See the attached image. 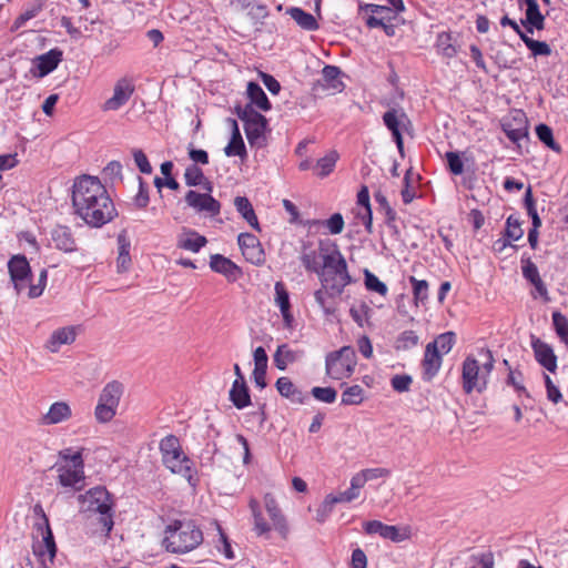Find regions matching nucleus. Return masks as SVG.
Listing matches in <instances>:
<instances>
[{
  "label": "nucleus",
  "mask_w": 568,
  "mask_h": 568,
  "mask_svg": "<svg viewBox=\"0 0 568 568\" xmlns=\"http://www.w3.org/2000/svg\"><path fill=\"white\" fill-rule=\"evenodd\" d=\"M72 205L74 213L92 227H101L116 216L105 186L95 176L83 175L74 181Z\"/></svg>",
  "instance_id": "1"
},
{
  "label": "nucleus",
  "mask_w": 568,
  "mask_h": 568,
  "mask_svg": "<svg viewBox=\"0 0 568 568\" xmlns=\"http://www.w3.org/2000/svg\"><path fill=\"white\" fill-rule=\"evenodd\" d=\"M322 266L317 273L321 288L315 291L314 298L326 315L334 314L335 305L329 298L342 295L344 288L352 283V276L345 257L336 244L332 250L321 248Z\"/></svg>",
  "instance_id": "2"
},
{
  "label": "nucleus",
  "mask_w": 568,
  "mask_h": 568,
  "mask_svg": "<svg viewBox=\"0 0 568 568\" xmlns=\"http://www.w3.org/2000/svg\"><path fill=\"white\" fill-rule=\"evenodd\" d=\"M203 541V532L192 519H175L166 526L163 546L172 554H186Z\"/></svg>",
  "instance_id": "3"
},
{
  "label": "nucleus",
  "mask_w": 568,
  "mask_h": 568,
  "mask_svg": "<svg viewBox=\"0 0 568 568\" xmlns=\"http://www.w3.org/2000/svg\"><path fill=\"white\" fill-rule=\"evenodd\" d=\"M80 513L100 514V524L109 534L113 528L112 501L105 487L97 486L78 496Z\"/></svg>",
  "instance_id": "4"
},
{
  "label": "nucleus",
  "mask_w": 568,
  "mask_h": 568,
  "mask_svg": "<svg viewBox=\"0 0 568 568\" xmlns=\"http://www.w3.org/2000/svg\"><path fill=\"white\" fill-rule=\"evenodd\" d=\"M159 448L163 465L172 474L180 475L191 483L194 474L193 462L184 454L179 438L168 435L161 439Z\"/></svg>",
  "instance_id": "5"
},
{
  "label": "nucleus",
  "mask_w": 568,
  "mask_h": 568,
  "mask_svg": "<svg viewBox=\"0 0 568 568\" xmlns=\"http://www.w3.org/2000/svg\"><path fill=\"white\" fill-rule=\"evenodd\" d=\"M357 364L356 353L351 346H343L338 351L331 352L325 357V373L336 381L348 378L353 375Z\"/></svg>",
  "instance_id": "6"
},
{
  "label": "nucleus",
  "mask_w": 568,
  "mask_h": 568,
  "mask_svg": "<svg viewBox=\"0 0 568 568\" xmlns=\"http://www.w3.org/2000/svg\"><path fill=\"white\" fill-rule=\"evenodd\" d=\"M58 483L72 491H79L84 487V462L81 452H74L69 464H55Z\"/></svg>",
  "instance_id": "7"
},
{
  "label": "nucleus",
  "mask_w": 568,
  "mask_h": 568,
  "mask_svg": "<svg viewBox=\"0 0 568 568\" xmlns=\"http://www.w3.org/2000/svg\"><path fill=\"white\" fill-rule=\"evenodd\" d=\"M463 389L466 394L473 390L481 392L486 388L487 381L485 374H481L478 361L473 356H467L463 363Z\"/></svg>",
  "instance_id": "8"
},
{
  "label": "nucleus",
  "mask_w": 568,
  "mask_h": 568,
  "mask_svg": "<svg viewBox=\"0 0 568 568\" xmlns=\"http://www.w3.org/2000/svg\"><path fill=\"white\" fill-rule=\"evenodd\" d=\"M8 271L17 294H20L31 278V267L27 257L22 254L13 255L8 262Z\"/></svg>",
  "instance_id": "9"
},
{
  "label": "nucleus",
  "mask_w": 568,
  "mask_h": 568,
  "mask_svg": "<svg viewBox=\"0 0 568 568\" xmlns=\"http://www.w3.org/2000/svg\"><path fill=\"white\" fill-rule=\"evenodd\" d=\"M185 203L196 213H203L207 216H216L221 212V203L209 193H199L190 190L185 194Z\"/></svg>",
  "instance_id": "10"
},
{
  "label": "nucleus",
  "mask_w": 568,
  "mask_h": 568,
  "mask_svg": "<svg viewBox=\"0 0 568 568\" xmlns=\"http://www.w3.org/2000/svg\"><path fill=\"white\" fill-rule=\"evenodd\" d=\"M34 511L41 515L39 521L34 524L33 538L45 547V551H49V561L52 562L57 554V545L54 541L53 532L51 530L49 519L44 514L41 506L37 505Z\"/></svg>",
  "instance_id": "11"
},
{
  "label": "nucleus",
  "mask_w": 568,
  "mask_h": 568,
  "mask_svg": "<svg viewBox=\"0 0 568 568\" xmlns=\"http://www.w3.org/2000/svg\"><path fill=\"white\" fill-rule=\"evenodd\" d=\"M134 93V85L126 78L116 81L113 94L102 105L103 111H116L122 108Z\"/></svg>",
  "instance_id": "12"
},
{
  "label": "nucleus",
  "mask_w": 568,
  "mask_h": 568,
  "mask_svg": "<svg viewBox=\"0 0 568 568\" xmlns=\"http://www.w3.org/2000/svg\"><path fill=\"white\" fill-rule=\"evenodd\" d=\"M237 243L246 261L253 264H261L264 261V253L257 237L251 233H241Z\"/></svg>",
  "instance_id": "13"
},
{
  "label": "nucleus",
  "mask_w": 568,
  "mask_h": 568,
  "mask_svg": "<svg viewBox=\"0 0 568 568\" xmlns=\"http://www.w3.org/2000/svg\"><path fill=\"white\" fill-rule=\"evenodd\" d=\"M503 130L507 138L514 143L528 136V120L523 111H516L511 119L503 124Z\"/></svg>",
  "instance_id": "14"
},
{
  "label": "nucleus",
  "mask_w": 568,
  "mask_h": 568,
  "mask_svg": "<svg viewBox=\"0 0 568 568\" xmlns=\"http://www.w3.org/2000/svg\"><path fill=\"white\" fill-rule=\"evenodd\" d=\"M80 331V326H64L54 329L45 343V348L51 353H58L62 345L72 344Z\"/></svg>",
  "instance_id": "15"
},
{
  "label": "nucleus",
  "mask_w": 568,
  "mask_h": 568,
  "mask_svg": "<svg viewBox=\"0 0 568 568\" xmlns=\"http://www.w3.org/2000/svg\"><path fill=\"white\" fill-rule=\"evenodd\" d=\"M264 505L270 519L272 520L273 528L281 535L283 539H286L290 534V528L281 508L277 505L275 497L272 494H265Z\"/></svg>",
  "instance_id": "16"
},
{
  "label": "nucleus",
  "mask_w": 568,
  "mask_h": 568,
  "mask_svg": "<svg viewBox=\"0 0 568 568\" xmlns=\"http://www.w3.org/2000/svg\"><path fill=\"white\" fill-rule=\"evenodd\" d=\"M383 121L386 128L392 132L398 151L403 153L404 143L399 128L405 121H408L407 114L403 110L390 109L384 113Z\"/></svg>",
  "instance_id": "17"
},
{
  "label": "nucleus",
  "mask_w": 568,
  "mask_h": 568,
  "mask_svg": "<svg viewBox=\"0 0 568 568\" xmlns=\"http://www.w3.org/2000/svg\"><path fill=\"white\" fill-rule=\"evenodd\" d=\"M531 348L536 361L550 373L557 369V356L552 347L540 338L531 336Z\"/></svg>",
  "instance_id": "18"
},
{
  "label": "nucleus",
  "mask_w": 568,
  "mask_h": 568,
  "mask_svg": "<svg viewBox=\"0 0 568 568\" xmlns=\"http://www.w3.org/2000/svg\"><path fill=\"white\" fill-rule=\"evenodd\" d=\"M51 241L57 250L64 253H73L78 248L71 229L65 225H57L52 229Z\"/></svg>",
  "instance_id": "19"
},
{
  "label": "nucleus",
  "mask_w": 568,
  "mask_h": 568,
  "mask_svg": "<svg viewBox=\"0 0 568 568\" xmlns=\"http://www.w3.org/2000/svg\"><path fill=\"white\" fill-rule=\"evenodd\" d=\"M72 416V409L67 402L53 403L48 412L41 416L40 424L43 426L57 425L69 420Z\"/></svg>",
  "instance_id": "20"
},
{
  "label": "nucleus",
  "mask_w": 568,
  "mask_h": 568,
  "mask_svg": "<svg viewBox=\"0 0 568 568\" xmlns=\"http://www.w3.org/2000/svg\"><path fill=\"white\" fill-rule=\"evenodd\" d=\"M210 267L214 272L224 275L231 282L236 281L241 275V268L230 258L221 254H214L211 256Z\"/></svg>",
  "instance_id": "21"
},
{
  "label": "nucleus",
  "mask_w": 568,
  "mask_h": 568,
  "mask_svg": "<svg viewBox=\"0 0 568 568\" xmlns=\"http://www.w3.org/2000/svg\"><path fill=\"white\" fill-rule=\"evenodd\" d=\"M275 387L282 397H285L293 404H304L307 394L300 389L288 377L282 376L277 378Z\"/></svg>",
  "instance_id": "22"
},
{
  "label": "nucleus",
  "mask_w": 568,
  "mask_h": 568,
  "mask_svg": "<svg viewBox=\"0 0 568 568\" xmlns=\"http://www.w3.org/2000/svg\"><path fill=\"white\" fill-rule=\"evenodd\" d=\"M62 50L54 48L36 58L34 62L38 69V77L43 78L57 69L62 61Z\"/></svg>",
  "instance_id": "23"
},
{
  "label": "nucleus",
  "mask_w": 568,
  "mask_h": 568,
  "mask_svg": "<svg viewBox=\"0 0 568 568\" xmlns=\"http://www.w3.org/2000/svg\"><path fill=\"white\" fill-rule=\"evenodd\" d=\"M342 71L336 65H325L322 70V78L317 81L324 90L341 92L344 90L345 84L341 80Z\"/></svg>",
  "instance_id": "24"
},
{
  "label": "nucleus",
  "mask_w": 568,
  "mask_h": 568,
  "mask_svg": "<svg viewBox=\"0 0 568 568\" xmlns=\"http://www.w3.org/2000/svg\"><path fill=\"white\" fill-rule=\"evenodd\" d=\"M504 235L505 240H497L494 244V248L498 252H501L511 241H518L523 237L524 230L521 229V223L514 215L508 216Z\"/></svg>",
  "instance_id": "25"
},
{
  "label": "nucleus",
  "mask_w": 568,
  "mask_h": 568,
  "mask_svg": "<svg viewBox=\"0 0 568 568\" xmlns=\"http://www.w3.org/2000/svg\"><path fill=\"white\" fill-rule=\"evenodd\" d=\"M521 271H523L524 277L534 285L536 293L540 297L548 301L549 300L548 291L539 275V271H538L536 264L532 263L529 258L526 261H523Z\"/></svg>",
  "instance_id": "26"
},
{
  "label": "nucleus",
  "mask_w": 568,
  "mask_h": 568,
  "mask_svg": "<svg viewBox=\"0 0 568 568\" xmlns=\"http://www.w3.org/2000/svg\"><path fill=\"white\" fill-rule=\"evenodd\" d=\"M526 3V21L521 23L526 27L527 32L532 33L534 28L542 30L545 28V17L540 13L539 6L536 0H524Z\"/></svg>",
  "instance_id": "27"
},
{
  "label": "nucleus",
  "mask_w": 568,
  "mask_h": 568,
  "mask_svg": "<svg viewBox=\"0 0 568 568\" xmlns=\"http://www.w3.org/2000/svg\"><path fill=\"white\" fill-rule=\"evenodd\" d=\"M443 355L433 349L429 345L425 348L422 362L424 379L430 381L439 371L443 362Z\"/></svg>",
  "instance_id": "28"
},
{
  "label": "nucleus",
  "mask_w": 568,
  "mask_h": 568,
  "mask_svg": "<svg viewBox=\"0 0 568 568\" xmlns=\"http://www.w3.org/2000/svg\"><path fill=\"white\" fill-rule=\"evenodd\" d=\"M207 240L205 236L200 235L197 232L193 230H183V232L179 235L178 246L180 248L197 253L205 244Z\"/></svg>",
  "instance_id": "29"
},
{
  "label": "nucleus",
  "mask_w": 568,
  "mask_h": 568,
  "mask_svg": "<svg viewBox=\"0 0 568 568\" xmlns=\"http://www.w3.org/2000/svg\"><path fill=\"white\" fill-rule=\"evenodd\" d=\"M118 242V258L116 268L119 273L126 272L131 266L130 247L131 243L126 236V233L122 231L116 237Z\"/></svg>",
  "instance_id": "30"
},
{
  "label": "nucleus",
  "mask_w": 568,
  "mask_h": 568,
  "mask_svg": "<svg viewBox=\"0 0 568 568\" xmlns=\"http://www.w3.org/2000/svg\"><path fill=\"white\" fill-rule=\"evenodd\" d=\"M234 205L236 211L248 223V225L255 231L261 232L257 216L250 200L245 196H236L234 199Z\"/></svg>",
  "instance_id": "31"
},
{
  "label": "nucleus",
  "mask_w": 568,
  "mask_h": 568,
  "mask_svg": "<svg viewBox=\"0 0 568 568\" xmlns=\"http://www.w3.org/2000/svg\"><path fill=\"white\" fill-rule=\"evenodd\" d=\"M230 400L237 409H243L251 404V396L246 382H233L230 389Z\"/></svg>",
  "instance_id": "32"
},
{
  "label": "nucleus",
  "mask_w": 568,
  "mask_h": 568,
  "mask_svg": "<svg viewBox=\"0 0 568 568\" xmlns=\"http://www.w3.org/2000/svg\"><path fill=\"white\" fill-rule=\"evenodd\" d=\"M301 352L293 351L287 344L277 346V349L273 356L274 365L280 371H285L290 364L295 363L301 357Z\"/></svg>",
  "instance_id": "33"
},
{
  "label": "nucleus",
  "mask_w": 568,
  "mask_h": 568,
  "mask_svg": "<svg viewBox=\"0 0 568 568\" xmlns=\"http://www.w3.org/2000/svg\"><path fill=\"white\" fill-rule=\"evenodd\" d=\"M122 394L123 385L118 381H112L103 387L99 400L118 408Z\"/></svg>",
  "instance_id": "34"
},
{
  "label": "nucleus",
  "mask_w": 568,
  "mask_h": 568,
  "mask_svg": "<svg viewBox=\"0 0 568 568\" xmlns=\"http://www.w3.org/2000/svg\"><path fill=\"white\" fill-rule=\"evenodd\" d=\"M375 202L378 205V212L384 214L386 225L394 231V233H398V229L396 225V212L389 205L386 196L382 192H376L374 194Z\"/></svg>",
  "instance_id": "35"
},
{
  "label": "nucleus",
  "mask_w": 568,
  "mask_h": 568,
  "mask_svg": "<svg viewBox=\"0 0 568 568\" xmlns=\"http://www.w3.org/2000/svg\"><path fill=\"white\" fill-rule=\"evenodd\" d=\"M233 130L232 136L229 144L225 146L224 152L227 156H243L246 154V149L242 135L240 133L237 123L235 120H231Z\"/></svg>",
  "instance_id": "36"
},
{
  "label": "nucleus",
  "mask_w": 568,
  "mask_h": 568,
  "mask_svg": "<svg viewBox=\"0 0 568 568\" xmlns=\"http://www.w3.org/2000/svg\"><path fill=\"white\" fill-rule=\"evenodd\" d=\"M247 97L251 101L250 104H254L262 111L271 110V103L261 85L256 82H248L247 84Z\"/></svg>",
  "instance_id": "37"
},
{
  "label": "nucleus",
  "mask_w": 568,
  "mask_h": 568,
  "mask_svg": "<svg viewBox=\"0 0 568 568\" xmlns=\"http://www.w3.org/2000/svg\"><path fill=\"white\" fill-rule=\"evenodd\" d=\"M43 9V4L40 1H37L32 4H29L23 12H21L13 21L10 27L11 32H17L21 28L26 26V23L36 18Z\"/></svg>",
  "instance_id": "38"
},
{
  "label": "nucleus",
  "mask_w": 568,
  "mask_h": 568,
  "mask_svg": "<svg viewBox=\"0 0 568 568\" xmlns=\"http://www.w3.org/2000/svg\"><path fill=\"white\" fill-rule=\"evenodd\" d=\"M291 18L303 29L314 31L318 28V23L313 14L301 8H292L288 10Z\"/></svg>",
  "instance_id": "39"
},
{
  "label": "nucleus",
  "mask_w": 568,
  "mask_h": 568,
  "mask_svg": "<svg viewBox=\"0 0 568 568\" xmlns=\"http://www.w3.org/2000/svg\"><path fill=\"white\" fill-rule=\"evenodd\" d=\"M250 508L254 518V531L257 536L268 537L271 526L266 523L262 515L258 503L255 499L250 500Z\"/></svg>",
  "instance_id": "40"
},
{
  "label": "nucleus",
  "mask_w": 568,
  "mask_h": 568,
  "mask_svg": "<svg viewBox=\"0 0 568 568\" xmlns=\"http://www.w3.org/2000/svg\"><path fill=\"white\" fill-rule=\"evenodd\" d=\"M306 224L310 227H312L313 225L322 224L328 230V232L331 234L336 235V234H341L343 232L345 223H344L343 215L341 213H334L329 219H327L325 221L313 220V221H307Z\"/></svg>",
  "instance_id": "41"
},
{
  "label": "nucleus",
  "mask_w": 568,
  "mask_h": 568,
  "mask_svg": "<svg viewBox=\"0 0 568 568\" xmlns=\"http://www.w3.org/2000/svg\"><path fill=\"white\" fill-rule=\"evenodd\" d=\"M266 125L267 120L264 115L263 119L252 121L244 125L246 138L251 144L256 143L257 140H260L263 136Z\"/></svg>",
  "instance_id": "42"
},
{
  "label": "nucleus",
  "mask_w": 568,
  "mask_h": 568,
  "mask_svg": "<svg viewBox=\"0 0 568 568\" xmlns=\"http://www.w3.org/2000/svg\"><path fill=\"white\" fill-rule=\"evenodd\" d=\"M413 288L414 302L416 305L419 303L425 304L428 300L429 285L425 280H418L415 276L408 277Z\"/></svg>",
  "instance_id": "43"
},
{
  "label": "nucleus",
  "mask_w": 568,
  "mask_h": 568,
  "mask_svg": "<svg viewBox=\"0 0 568 568\" xmlns=\"http://www.w3.org/2000/svg\"><path fill=\"white\" fill-rule=\"evenodd\" d=\"M454 344H455V333L446 332V333L438 335L435 338V341L429 343L428 345L436 352H439L440 355H445L452 351Z\"/></svg>",
  "instance_id": "44"
},
{
  "label": "nucleus",
  "mask_w": 568,
  "mask_h": 568,
  "mask_svg": "<svg viewBox=\"0 0 568 568\" xmlns=\"http://www.w3.org/2000/svg\"><path fill=\"white\" fill-rule=\"evenodd\" d=\"M364 388L359 385H352L346 387L342 393V405H359L363 403L365 395Z\"/></svg>",
  "instance_id": "45"
},
{
  "label": "nucleus",
  "mask_w": 568,
  "mask_h": 568,
  "mask_svg": "<svg viewBox=\"0 0 568 568\" xmlns=\"http://www.w3.org/2000/svg\"><path fill=\"white\" fill-rule=\"evenodd\" d=\"M436 48L437 51L446 58H453L457 53L452 36L447 32H442L437 36Z\"/></svg>",
  "instance_id": "46"
},
{
  "label": "nucleus",
  "mask_w": 568,
  "mask_h": 568,
  "mask_svg": "<svg viewBox=\"0 0 568 568\" xmlns=\"http://www.w3.org/2000/svg\"><path fill=\"white\" fill-rule=\"evenodd\" d=\"M338 158L337 151L332 150L325 156L318 159L316 162V168L320 169L318 175L321 178L327 176L334 170Z\"/></svg>",
  "instance_id": "47"
},
{
  "label": "nucleus",
  "mask_w": 568,
  "mask_h": 568,
  "mask_svg": "<svg viewBox=\"0 0 568 568\" xmlns=\"http://www.w3.org/2000/svg\"><path fill=\"white\" fill-rule=\"evenodd\" d=\"M536 134L538 139L552 151L557 153L561 151L560 145L554 140L552 130L549 125L544 123L538 124L536 126Z\"/></svg>",
  "instance_id": "48"
},
{
  "label": "nucleus",
  "mask_w": 568,
  "mask_h": 568,
  "mask_svg": "<svg viewBox=\"0 0 568 568\" xmlns=\"http://www.w3.org/2000/svg\"><path fill=\"white\" fill-rule=\"evenodd\" d=\"M523 42L527 45V48L531 51L532 55H550L551 48L548 43L544 41L534 40L529 38L526 33L521 34Z\"/></svg>",
  "instance_id": "49"
},
{
  "label": "nucleus",
  "mask_w": 568,
  "mask_h": 568,
  "mask_svg": "<svg viewBox=\"0 0 568 568\" xmlns=\"http://www.w3.org/2000/svg\"><path fill=\"white\" fill-rule=\"evenodd\" d=\"M300 258L306 271L314 272L316 274L320 272L322 265L317 261V253L315 250L304 245Z\"/></svg>",
  "instance_id": "50"
},
{
  "label": "nucleus",
  "mask_w": 568,
  "mask_h": 568,
  "mask_svg": "<svg viewBox=\"0 0 568 568\" xmlns=\"http://www.w3.org/2000/svg\"><path fill=\"white\" fill-rule=\"evenodd\" d=\"M552 324L560 341L568 347V318L560 312H554Z\"/></svg>",
  "instance_id": "51"
},
{
  "label": "nucleus",
  "mask_w": 568,
  "mask_h": 568,
  "mask_svg": "<svg viewBox=\"0 0 568 568\" xmlns=\"http://www.w3.org/2000/svg\"><path fill=\"white\" fill-rule=\"evenodd\" d=\"M418 335L414 331L407 329L398 335L395 347L398 351H406L415 347L418 344Z\"/></svg>",
  "instance_id": "52"
},
{
  "label": "nucleus",
  "mask_w": 568,
  "mask_h": 568,
  "mask_svg": "<svg viewBox=\"0 0 568 568\" xmlns=\"http://www.w3.org/2000/svg\"><path fill=\"white\" fill-rule=\"evenodd\" d=\"M349 314L354 322L363 327L371 317L372 308L365 302H362L358 305H353L349 310Z\"/></svg>",
  "instance_id": "53"
},
{
  "label": "nucleus",
  "mask_w": 568,
  "mask_h": 568,
  "mask_svg": "<svg viewBox=\"0 0 568 568\" xmlns=\"http://www.w3.org/2000/svg\"><path fill=\"white\" fill-rule=\"evenodd\" d=\"M312 396L322 403L332 404L337 398V390L333 387L315 386L311 390Z\"/></svg>",
  "instance_id": "54"
},
{
  "label": "nucleus",
  "mask_w": 568,
  "mask_h": 568,
  "mask_svg": "<svg viewBox=\"0 0 568 568\" xmlns=\"http://www.w3.org/2000/svg\"><path fill=\"white\" fill-rule=\"evenodd\" d=\"M184 180H185L186 185L197 186L203 183V181L205 180V176H204L202 169H200L195 164H192L185 169Z\"/></svg>",
  "instance_id": "55"
},
{
  "label": "nucleus",
  "mask_w": 568,
  "mask_h": 568,
  "mask_svg": "<svg viewBox=\"0 0 568 568\" xmlns=\"http://www.w3.org/2000/svg\"><path fill=\"white\" fill-rule=\"evenodd\" d=\"M365 286L368 291L376 292L382 296H386L388 292L386 284L367 270L365 271Z\"/></svg>",
  "instance_id": "56"
},
{
  "label": "nucleus",
  "mask_w": 568,
  "mask_h": 568,
  "mask_svg": "<svg viewBox=\"0 0 568 568\" xmlns=\"http://www.w3.org/2000/svg\"><path fill=\"white\" fill-rule=\"evenodd\" d=\"M408 536L409 535L407 529H402L393 525H385L381 537L384 539L392 540L394 542H400L406 540Z\"/></svg>",
  "instance_id": "57"
},
{
  "label": "nucleus",
  "mask_w": 568,
  "mask_h": 568,
  "mask_svg": "<svg viewBox=\"0 0 568 568\" xmlns=\"http://www.w3.org/2000/svg\"><path fill=\"white\" fill-rule=\"evenodd\" d=\"M339 503H351L348 496L344 491L327 495L323 501V517H327L333 510V507Z\"/></svg>",
  "instance_id": "58"
},
{
  "label": "nucleus",
  "mask_w": 568,
  "mask_h": 568,
  "mask_svg": "<svg viewBox=\"0 0 568 568\" xmlns=\"http://www.w3.org/2000/svg\"><path fill=\"white\" fill-rule=\"evenodd\" d=\"M524 203H525L527 213H528V215L531 219L532 226L540 227L541 226V220H540V217H539V215L537 213L530 186L526 190L525 197H524Z\"/></svg>",
  "instance_id": "59"
},
{
  "label": "nucleus",
  "mask_w": 568,
  "mask_h": 568,
  "mask_svg": "<svg viewBox=\"0 0 568 568\" xmlns=\"http://www.w3.org/2000/svg\"><path fill=\"white\" fill-rule=\"evenodd\" d=\"M116 414V408L105 404L101 400L98 402V405L94 410V416L98 422L100 423H108L110 422Z\"/></svg>",
  "instance_id": "60"
},
{
  "label": "nucleus",
  "mask_w": 568,
  "mask_h": 568,
  "mask_svg": "<svg viewBox=\"0 0 568 568\" xmlns=\"http://www.w3.org/2000/svg\"><path fill=\"white\" fill-rule=\"evenodd\" d=\"M275 302L280 311H287L291 308L290 296L283 283L276 282L275 284Z\"/></svg>",
  "instance_id": "61"
},
{
  "label": "nucleus",
  "mask_w": 568,
  "mask_h": 568,
  "mask_svg": "<svg viewBox=\"0 0 568 568\" xmlns=\"http://www.w3.org/2000/svg\"><path fill=\"white\" fill-rule=\"evenodd\" d=\"M412 377L407 374H397L394 375L390 379V385L394 390L398 393L408 392L412 385Z\"/></svg>",
  "instance_id": "62"
},
{
  "label": "nucleus",
  "mask_w": 568,
  "mask_h": 568,
  "mask_svg": "<svg viewBox=\"0 0 568 568\" xmlns=\"http://www.w3.org/2000/svg\"><path fill=\"white\" fill-rule=\"evenodd\" d=\"M523 373L520 371H514L509 367V373L507 377V384L511 385L517 392L525 394L529 397V393L523 384Z\"/></svg>",
  "instance_id": "63"
},
{
  "label": "nucleus",
  "mask_w": 568,
  "mask_h": 568,
  "mask_svg": "<svg viewBox=\"0 0 568 568\" xmlns=\"http://www.w3.org/2000/svg\"><path fill=\"white\" fill-rule=\"evenodd\" d=\"M236 114L244 122V125L252 121L263 119V115L255 111L252 104H246L244 108H236Z\"/></svg>",
  "instance_id": "64"
}]
</instances>
